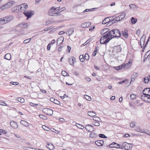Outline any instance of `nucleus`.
<instances>
[{"label": "nucleus", "mask_w": 150, "mask_h": 150, "mask_svg": "<svg viewBox=\"0 0 150 150\" xmlns=\"http://www.w3.org/2000/svg\"><path fill=\"white\" fill-rule=\"evenodd\" d=\"M112 39V37L110 35L109 31L105 35L102 36L100 39V42L102 44L107 43L110 40Z\"/></svg>", "instance_id": "f257e3e1"}, {"label": "nucleus", "mask_w": 150, "mask_h": 150, "mask_svg": "<svg viewBox=\"0 0 150 150\" xmlns=\"http://www.w3.org/2000/svg\"><path fill=\"white\" fill-rule=\"evenodd\" d=\"M110 35L113 38H118L121 36V34L120 30L117 29H115L109 31Z\"/></svg>", "instance_id": "f03ea898"}, {"label": "nucleus", "mask_w": 150, "mask_h": 150, "mask_svg": "<svg viewBox=\"0 0 150 150\" xmlns=\"http://www.w3.org/2000/svg\"><path fill=\"white\" fill-rule=\"evenodd\" d=\"M13 19V16H7L0 19V24L3 25L11 21Z\"/></svg>", "instance_id": "7ed1b4c3"}, {"label": "nucleus", "mask_w": 150, "mask_h": 150, "mask_svg": "<svg viewBox=\"0 0 150 150\" xmlns=\"http://www.w3.org/2000/svg\"><path fill=\"white\" fill-rule=\"evenodd\" d=\"M13 4H14V2L12 1L7 3L6 4L0 7V11H4L12 7Z\"/></svg>", "instance_id": "20e7f679"}, {"label": "nucleus", "mask_w": 150, "mask_h": 150, "mask_svg": "<svg viewBox=\"0 0 150 150\" xmlns=\"http://www.w3.org/2000/svg\"><path fill=\"white\" fill-rule=\"evenodd\" d=\"M141 98L142 100L147 103L150 102V96L149 94H144L142 95L141 96Z\"/></svg>", "instance_id": "39448f33"}, {"label": "nucleus", "mask_w": 150, "mask_h": 150, "mask_svg": "<svg viewBox=\"0 0 150 150\" xmlns=\"http://www.w3.org/2000/svg\"><path fill=\"white\" fill-rule=\"evenodd\" d=\"M42 110L44 113L50 116L52 115L53 113V110L50 108H45Z\"/></svg>", "instance_id": "423d86ee"}, {"label": "nucleus", "mask_w": 150, "mask_h": 150, "mask_svg": "<svg viewBox=\"0 0 150 150\" xmlns=\"http://www.w3.org/2000/svg\"><path fill=\"white\" fill-rule=\"evenodd\" d=\"M28 6L25 3L23 4L20 5L18 6V11L21 12L24 11L28 8Z\"/></svg>", "instance_id": "0eeeda50"}, {"label": "nucleus", "mask_w": 150, "mask_h": 150, "mask_svg": "<svg viewBox=\"0 0 150 150\" xmlns=\"http://www.w3.org/2000/svg\"><path fill=\"white\" fill-rule=\"evenodd\" d=\"M145 35L144 34L143 36L141 37L140 40V44L142 48H143V50L142 51L143 52V50L144 49V41H145V37L144 36Z\"/></svg>", "instance_id": "6e6552de"}, {"label": "nucleus", "mask_w": 150, "mask_h": 150, "mask_svg": "<svg viewBox=\"0 0 150 150\" xmlns=\"http://www.w3.org/2000/svg\"><path fill=\"white\" fill-rule=\"evenodd\" d=\"M85 128L86 130L89 132H93L94 130L93 126L90 125H86V126Z\"/></svg>", "instance_id": "1a4fd4ad"}, {"label": "nucleus", "mask_w": 150, "mask_h": 150, "mask_svg": "<svg viewBox=\"0 0 150 150\" xmlns=\"http://www.w3.org/2000/svg\"><path fill=\"white\" fill-rule=\"evenodd\" d=\"M23 13L24 14L25 16L27 17V19H28L29 18H30L33 14L32 13V11H29L24 12Z\"/></svg>", "instance_id": "9d476101"}, {"label": "nucleus", "mask_w": 150, "mask_h": 150, "mask_svg": "<svg viewBox=\"0 0 150 150\" xmlns=\"http://www.w3.org/2000/svg\"><path fill=\"white\" fill-rule=\"evenodd\" d=\"M64 38L63 36H61L58 38L57 40V44L58 46L60 45L63 42Z\"/></svg>", "instance_id": "9b49d317"}, {"label": "nucleus", "mask_w": 150, "mask_h": 150, "mask_svg": "<svg viewBox=\"0 0 150 150\" xmlns=\"http://www.w3.org/2000/svg\"><path fill=\"white\" fill-rule=\"evenodd\" d=\"M46 147L50 150H53L54 149V146L51 143H49L47 144Z\"/></svg>", "instance_id": "f8f14e48"}, {"label": "nucleus", "mask_w": 150, "mask_h": 150, "mask_svg": "<svg viewBox=\"0 0 150 150\" xmlns=\"http://www.w3.org/2000/svg\"><path fill=\"white\" fill-rule=\"evenodd\" d=\"M91 23L89 22H84L81 24V27L83 28H86L90 26Z\"/></svg>", "instance_id": "ddd939ff"}, {"label": "nucleus", "mask_w": 150, "mask_h": 150, "mask_svg": "<svg viewBox=\"0 0 150 150\" xmlns=\"http://www.w3.org/2000/svg\"><path fill=\"white\" fill-rule=\"evenodd\" d=\"M96 144L98 146H101L104 144V141L102 140H99L95 142Z\"/></svg>", "instance_id": "4468645a"}, {"label": "nucleus", "mask_w": 150, "mask_h": 150, "mask_svg": "<svg viewBox=\"0 0 150 150\" xmlns=\"http://www.w3.org/2000/svg\"><path fill=\"white\" fill-rule=\"evenodd\" d=\"M126 66V65H125V64H122L120 66L115 67L114 68L116 70H118L122 69H123V68H125Z\"/></svg>", "instance_id": "2eb2a0df"}, {"label": "nucleus", "mask_w": 150, "mask_h": 150, "mask_svg": "<svg viewBox=\"0 0 150 150\" xmlns=\"http://www.w3.org/2000/svg\"><path fill=\"white\" fill-rule=\"evenodd\" d=\"M114 143H115V142H113L111 144L109 145L105 146V144H104V147H108L109 146L110 148H118V147L117 146V145H116L114 144Z\"/></svg>", "instance_id": "dca6fc26"}, {"label": "nucleus", "mask_w": 150, "mask_h": 150, "mask_svg": "<svg viewBox=\"0 0 150 150\" xmlns=\"http://www.w3.org/2000/svg\"><path fill=\"white\" fill-rule=\"evenodd\" d=\"M121 19H120L119 16L116 17L115 18H112V23H116L117 22L120 21Z\"/></svg>", "instance_id": "f3484780"}, {"label": "nucleus", "mask_w": 150, "mask_h": 150, "mask_svg": "<svg viewBox=\"0 0 150 150\" xmlns=\"http://www.w3.org/2000/svg\"><path fill=\"white\" fill-rule=\"evenodd\" d=\"M111 18H110L109 17H106L103 21L102 23L103 24H105L107 23L110 21Z\"/></svg>", "instance_id": "a211bd4d"}, {"label": "nucleus", "mask_w": 150, "mask_h": 150, "mask_svg": "<svg viewBox=\"0 0 150 150\" xmlns=\"http://www.w3.org/2000/svg\"><path fill=\"white\" fill-rule=\"evenodd\" d=\"M10 125L11 127L13 128L16 129L18 127L17 124L16 122H10Z\"/></svg>", "instance_id": "6ab92c4d"}, {"label": "nucleus", "mask_w": 150, "mask_h": 150, "mask_svg": "<svg viewBox=\"0 0 150 150\" xmlns=\"http://www.w3.org/2000/svg\"><path fill=\"white\" fill-rule=\"evenodd\" d=\"M20 122L22 125L28 127L29 125L28 123L25 120H21Z\"/></svg>", "instance_id": "aec40b11"}, {"label": "nucleus", "mask_w": 150, "mask_h": 150, "mask_svg": "<svg viewBox=\"0 0 150 150\" xmlns=\"http://www.w3.org/2000/svg\"><path fill=\"white\" fill-rule=\"evenodd\" d=\"M150 91V88H146L144 89L143 91V94L144 95V94H148V92H149Z\"/></svg>", "instance_id": "412c9836"}, {"label": "nucleus", "mask_w": 150, "mask_h": 150, "mask_svg": "<svg viewBox=\"0 0 150 150\" xmlns=\"http://www.w3.org/2000/svg\"><path fill=\"white\" fill-rule=\"evenodd\" d=\"M87 114L89 116L91 117H93L96 115V113L94 111L88 112Z\"/></svg>", "instance_id": "4be33fe9"}, {"label": "nucleus", "mask_w": 150, "mask_h": 150, "mask_svg": "<svg viewBox=\"0 0 150 150\" xmlns=\"http://www.w3.org/2000/svg\"><path fill=\"white\" fill-rule=\"evenodd\" d=\"M109 31V29L108 28H105L103 29L100 32V34L101 35H103L106 33H108Z\"/></svg>", "instance_id": "5701e85b"}, {"label": "nucleus", "mask_w": 150, "mask_h": 150, "mask_svg": "<svg viewBox=\"0 0 150 150\" xmlns=\"http://www.w3.org/2000/svg\"><path fill=\"white\" fill-rule=\"evenodd\" d=\"M4 58L7 60H10L11 59V55L9 53H7L5 55Z\"/></svg>", "instance_id": "b1692460"}, {"label": "nucleus", "mask_w": 150, "mask_h": 150, "mask_svg": "<svg viewBox=\"0 0 150 150\" xmlns=\"http://www.w3.org/2000/svg\"><path fill=\"white\" fill-rule=\"evenodd\" d=\"M98 135L94 132L91 133L90 134V137L91 138H96L98 137Z\"/></svg>", "instance_id": "393cba45"}, {"label": "nucleus", "mask_w": 150, "mask_h": 150, "mask_svg": "<svg viewBox=\"0 0 150 150\" xmlns=\"http://www.w3.org/2000/svg\"><path fill=\"white\" fill-rule=\"evenodd\" d=\"M75 59L74 57L72 58H69V61L70 64L72 65L74 64V60Z\"/></svg>", "instance_id": "a878e982"}, {"label": "nucleus", "mask_w": 150, "mask_h": 150, "mask_svg": "<svg viewBox=\"0 0 150 150\" xmlns=\"http://www.w3.org/2000/svg\"><path fill=\"white\" fill-rule=\"evenodd\" d=\"M109 18H111V20H110V21L108 22V24H107V26H110L113 23H112V18H113V16H110L109 17Z\"/></svg>", "instance_id": "bb28decb"}, {"label": "nucleus", "mask_w": 150, "mask_h": 150, "mask_svg": "<svg viewBox=\"0 0 150 150\" xmlns=\"http://www.w3.org/2000/svg\"><path fill=\"white\" fill-rule=\"evenodd\" d=\"M132 148V145L128 144V145H127L125 149L126 150H130Z\"/></svg>", "instance_id": "cd10ccee"}, {"label": "nucleus", "mask_w": 150, "mask_h": 150, "mask_svg": "<svg viewBox=\"0 0 150 150\" xmlns=\"http://www.w3.org/2000/svg\"><path fill=\"white\" fill-rule=\"evenodd\" d=\"M127 32V30L122 32V34L123 36H124L126 38H127L128 36Z\"/></svg>", "instance_id": "c85d7f7f"}, {"label": "nucleus", "mask_w": 150, "mask_h": 150, "mask_svg": "<svg viewBox=\"0 0 150 150\" xmlns=\"http://www.w3.org/2000/svg\"><path fill=\"white\" fill-rule=\"evenodd\" d=\"M131 21L132 23V24H135L137 21V19L136 18H135L133 17H132L131 18Z\"/></svg>", "instance_id": "c756f323"}, {"label": "nucleus", "mask_w": 150, "mask_h": 150, "mask_svg": "<svg viewBox=\"0 0 150 150\" xmlns=\"http://www.w3.org/2000/svg\"><path fill=\"white\" fill-rule=\"evenodd\" d=\"M16 100H17L21 103H23L24 102V99L23 98H18L16 99Z\"/></svg>", "instance_id": "7c9ffc66"}, {"label": "nucleus", "mask_w": 150, "mask_h": 150, "mask_svg": "<svg viewBox=\"0 0 150 150\" xmlns=\"http://www.w3.org/2000/svg\"><path fill=\"white\" fill-rule=\"evenodd\" d=\"M76 125L78 127L81 129H83L85 127L83 126L78 123H76Z\"/></svg>", "instance_id": "2f4dec72"}, {"label": "nucleus", "mask_w": 150, "mask_h": 150, "mask_svg": "<svg viewBox=\"0 0 150 150\" xmlns=\"http://www.w3.org/2000/svg\"><path fill=\"white\" fill-rule=\"evenodd\" d=\"M79 59L80 61L82 62H83L84 61L85 58L84 56L82 55H81L79 56Z\"/></svg>", "instance_id": "473e14b6"}, {"label": "nucleus", "mask_w": 150, "mask_h": 150, "mask_svg": "<svg viewBox=\"0 0 150 150\" xmlns=\"http://www.w3.org/2000/svg\"><path fill=\"white\" fill-rule=\"evenodd\" d=\"M150 81L148 77H145L144 78V82L146 83H148Z\"/></svg>", "instance_id": "72a5a7b5"}, {"label": "nucleus", "mask_w": 150, "mask_h": 150, "mask_svg": "<svg viewBox=\"0 0 150 150\" xmlns=\"http://www.w3.org/2000/svg\"><path fill=\"white\" fill-rule=\"evenodd\" d=\"M74 30L72 29H69L68 31L67 32V34H68L69 36H70L72 34Z\"/></svg>", "instance_id": "f704fd0d"}, {"label": "nucleus", "mask_w": 150, "mask_h": 150, "mask_svg": "<svg viewBox=\"0 0 150 150\" xmlns=\"http://www.w3.org/2000/svg\"><path fill=\"white\" fill-rule=\"evenodd\" d=\"M24 149L26 150H36V149L30 147H24Z\"/></svg>", "instance_id": "c9c22d12"}, {"label": "nucleus", "mask_w": 150, "mask_h": 150, "mask_svg": "<svg viewBox=\"0 0 150 150\" xmlns=\"http://www.w3.org/2000/svg\"><path fill=\"white\" fill-rule=\"evenodd\" d=\"M93 120L98 122H100L101 120L100 118L97 117H95L93 118Z\"/></svg>", "instance_id": "e433bc0d"}, {"label": "nucleus", "mask_w": 150, "mask_h": 150, "mask_svg": "<svg viewBox=\"0 0 150 150\" xmlns=\"http://www.w3.org/2000/svg\"><path fill=\"white\" fill-rule=\"evenodd\" d=\"M115 47L116 49V51L117 52H121L122 49L121 47L120 46L118 45L116 47Z\"/></svg>", "instance_id": "4c0bfd02"}, {"label": "nucleus", "mask_w": 150, "mask_h": 150, "mask_svg": "<svg viewBox=\"0 0 150 150\" xmlns=\"http://www.w3.org/2000/svg\"><path fill=\"white\" fill-rule=\"evenodd\" d=\"M121 19H123L125 16V13H122L120 15L118 16Z\"/></svg>", "instance_id": "58836bf2"}, {"label": "nucleus", "mask_w": 150, "mask_h": 150, "mask_svg": "<svg viewBox=\"0 0 150 150\" xmlns=\"http://www.w3.org/2000/svg\"><path fill=\"white\" fill-rule=\"evenodd\" d=\"M39 117L40 118L46 120L47 119V117L43 115H39Z\"/></svg>", "instance_id": "ea45409f"}, {"label": "nucleus", "mask_w": 150, "mask_h": 150, "mask_svg": "<svg viewBox=\"0 0 150 150\" xmlns=\"http://www.w3.org/2000/svg\"><path fill=\"white\" fill-rule=\"evenodd\" d=\"M42 128L44 129L46 131H49L50 130V129L45 125H42Z\"/></svg>", "instance_id": "a19ab883"}, {"label": "nucleus", "mask_w": 150, "mask_h": 150, "mask_svg": "<svg viewBox=\"0 0 150 150\" xmlns=\"http://www.w3.org/2000/svg\"><path fill=\"white\" fill-rule=\"evenodd\" d=\"M97 8H94L90 9H86L83 12H85L87 11H93L95 9H96Z\"/></svg>", "instance_id": "79ce46f5"}, {"label": "nucleus", "mask_w": 150, "mask_h": 150, "mask_svg": "<svg viewBox=\"0 0 150 150\" xmlns=\"http://www.w3.org/2000/svg\"><path fill=\"white\" fill-rule=\"evenodd\" d=\"M138 74L136 72H134L131 76V78L133 77L136 78V77L138 76Z\"/></svg>", "instance_id": "37998d69"}, {"label": "nucleus", "mask_w": 150, "mask_h": 150, "mask_svg": "<svg viewBox=\"0 0 150 150\" xmlns=\"http://www.w3.org/2000/svg\"><path fill=\"white\" fill-rule=\"evenodd\" d=\"M130 98L131 99H134L136 98V95L134 94H132L130 96Z\"/></svg>", "instance_id": "c03bdc74"}, {"label": "nucleus", "mask_w": 150, "mask_h": 150, "mask_svg": "<svg viewBox=\"0 0 150 150\" xmlns=\"http://www.w3.org/2000/svg\"><path fill=\"white\" fill-rule=\"evenodd\" d=\"M84 57L85 58V59L86 60H88L89 58V55L87 53L85 54V57Z\"/></svg>", "instance_id": "a18cd8bd"}, {"label": "nucleus", "mask_w": 150, "mask_h": 150, "mask_svg": "<svg viewBox=\"0 0 150 150\" xmlns=\"http://www.w3.org/2000/svg\"><path fill=\"white\" fill-rule=\"evenodd\" d=\"M84 97L87 100H91V98L90 96L87 95H84Z\"/></svg>", "instance_id": "49530a36"}, {"label": "nucleus", "mask_w": 150, "mask_h": 150, "mask_svg": "<svg viewBox=\"0 0 150 150\" xmlns=\"http://www.w3.org/2000/svg\"><path fill=\"white\" fill-rule=\"evenodd\" d=\"M93 125L95 126H98L100 125V123L98 122H93Z\"/></svg>", "instance_id": "de8ad7c7"}, {"label": "nucleus", "mask_w": 150, "mask_h": 150, "mask_svg": "<svg viewBox=\"0 0 150 150\" xmlns=\"http://www.w3.org/2000/svg\"><path fill=\"white\" fill-rule=\"evenodd\" d=\"M60 15V13H59V12H53V14L52 15V16H59Z\"/></svg>", "instance_id": "09e8293b"}, {"label": "nucleus", "mask_w": 150, "mask_h": 150, "mask_svg": "<svg viewBox=\"0 0 150 150\" xmlns=\"http://www.w3.org/2000/svg\"><path fill=\"white\" fill-rule=\"evenodd\" d=\"M114 144H115V145H117V146L118 147L119 146V147H118V148H120V149H124V147H123L122 146V144H118L116 143H114Z\"/></svg>", "instance_id": "8fccbe9b"}, {"label": "nucleus", "mask_w": 150, "mask_h": 150, "mask_svg": "<svg viewBox=\"0 0 150 150\" xmlns=\"http://www.w3.org/2000/svg\"><path fill=\"white\" fill-rule=\"evenodd\" d=\"M53 12L51 11V9H50L48 13V15L50 16H52Z\"/></svg>", "instance_id": "3c124183"}, {"label": "nucleus", "mask_w": 150, "mask_h": 150, "mask_svg": "<svg viewBox=\"0 0 150 150\" xmlns=\"http://www.w3.org/2000/svg\"><path fill=\"white\" fill-rule=\"evenodd\" d=\"M99 137L102 138H106L107 137L105 135L103 134H99Z\"/></svg>", "instance_id": "603ef678"}, {"label": "nucleus", "mask_w": 150, "mask_h": 150, "mask_svg": "<svg viewBox=\"0 0 150 150\" xmlns=\"http://www.w3.org/2000/svg\"><path fill=\"white\" fill-rule=\"evenodd\" d=\"M122 144V146L124 147V149H125L127 145H128V143L126 142H124Z\"/></svg>", "instance_id": "864d4df0"}, {"label": "nucleus", "mask_w": 150, "mask_h": 150, "mask_svg": "<svg viewBox=\"0 0 150 150\" xmlns=\"http://www.w3.org/2000/svg\"><path fill=\"white\" fill-rule=\"evenodd\" d=\"M62 74L64 76H67V75H68V74L65 71H62Z\"/></svg>", "instance_id": "5fc2aeb1"}, {"label": "nucleus", "mask_w": 150, "mask_h": 150, "mask_svg": "<svg viewBox=\"0 0 150 150\" xmlns=\"http://www.w3.org/2000/svg\"><path fill=\"white\" fill-rule=\"evenodd\" d=\"M50 9H51V11H52L53 12L56 11L57 10V8H55L54 6H53L52 7L50 8Z\"/></svg>", "instance_id": "6e6d98bb"}, {"label": "nucleus", "mask_w": 150, "mask_h": 150, "mask_svg": "<svg viewBox=\"0 0 150 150\" xmlns=\"http://www.w3.org/2000/svg\"><path fill=\"white\" fill-rule=\"evenodd\" d=\"M30 104L31 106L33 107H35V106H39L38 104H35L32 103H30Z\"/></svg>", "instance_id": "4d7b16f0"}, {"label": "nucleus", "mask_w": 150, "mask_h": 150, "mask_svg": "<svg viewBox=\"0 0 150 150\" xmlns=\"http://www.w3.org/2000/svg\"><path fill=\"white\" fill-rule=\"evenodd\" d=\"M136 130L138 132H141L142 133H144V132L145 131H143V130L142 129H141L140 128H139L137 129Z\"/></svg>", "instance_id": "13d9d810"}, {"label": "nucleus", "mask_w": 150, "mask_h": 150, "mask_svg": "<svg viewBox=\"0 0 150 150\" xmlns=\"http://www.w3.org/2000/svg\"><path fill=\"white\" fill-rule=\"evenodd\" d=\"M54 103L57 104L59 105L60 104V102L58 100H57V99H55L54 101Z\"/></svg>", "instance_id": "bf43d9fd"}, {"label": "nucleus", "mask_w": 150, "mask_h": 150, "mask_svg": "<svg viewBox=\"0 0 150 150\" xmlns=\"http://www.w3.org/2000/svg\"><path fill=\"white\" fill-rule=\"evenodd\" d=\"M128 81V80L127 79H126L125 80L119 82L118 83L120 84H122V83H125L126 81Z\"/></svg>", "instance_id": "052dcab7"}, {"label": "nucleus", "mask_w": 150, "mask_h": 150, "mask_svg": "<svg viewBox=\"0 0 150 150\" xmlns=\"http://www.w3.org/2000/svg\"><path fill=\"white\" fill-rule=\"evenodd\" d=\"M0 132L1 133V132L4 134H6L7 133V132L6 130L2 129H0Z\"/></svg>", "instance_id": "680f3d73"}, {"label": "nucleus", "mask_w": 150, "mask_h": 150, "mask_svg": "<svg viewBox=\"0 0 150 150\" xmlns=\"http://www.w3.org/2000/svg\"><path fill=\"white\" fill-rule=\"evenodd\" d=\"M130 126L131 127H133L135 126V124L134 122H132L130 123Z\"/></svg>", "instance_id": "e2e57ef3"}, {"label": "nucleus", "mask_w": 150, "mask_h": 150, "mask_svg": "<svg viewBox=\"0 0 150 150\" xmlns=\"http://www.w3.org/2000/svg\"><path fill=\"white\" fill-rule=\"evenodd\" d=\"M85 79L88 81H91V79L88 77H85Z\"/></svg>", "instance_id": "0e129e2a"}, {"label": "nucleus", "mask_w": 150, "mask_h": 150, "mask_svg": "<svg viewBox=\"0 0 150 150\" xmlns=\"http://www.w3.org/2000/svg\"><path fill=\"white\" fill-rule=\"evenodd\" d=\"M144 133L150 136V131L148 130L147 131H145L144 132Z\"/></svg>", "instance_id": "69168bd1"}, {"label": "nucleus", "mask_w": 150, "mask_h": 150, "mask_svg": "<svg viewBox=\"0 0 150 150\" xmlns=\"http://www.w3.org/2000/svg\"><path fill=\"white\" fill-rule=\"evenodd\" d=\"M66 9V8L64 7H63L60 9V11L59 12V13L61 12L64 11Z\"/></svg>", "instance_id": "338daca9"}, {"label": "nucleus", "mask_w": 150, "mask_h": 150, "mask_svg": "<svg viewBox=\"0 0 150 150\" xmlns=\"http://www.w3.org/2000/svg\"><path fill=\"white\" fill-rule=\"evenodd\" d=\"M140 33V29H138L137 30L136 32V34L138 35H139Z\"/></svg>", "instance_id": "774afa93"}]
</instances>
